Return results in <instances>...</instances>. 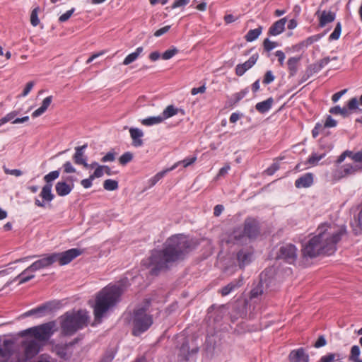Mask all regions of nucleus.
<instances>
[{
	"mask_svg": "<svg viewBox=\"0 0 362 362\" xmlns=\"http://www.w3.org/2000/svg\"><path fill=\"white\" fill-rule=\"evenodd\" d=\"M194 246V242L182 234L172 235L165 241L162 248L151 252L144 265L149 269L150 274L158 276L182 261Z\"/></svg>",
	"mask_w": 362,
	"mask_h": 362,
	"instance_id": "1",
	"label": "nucleus"
},
{
	"mask_svg": "<svg viewBox=\"0 0 362 362\" xmlns=\"http://www.w3.org/2000/svg\"><path fill=\"white\" fill-rule=\"evenodd\" d=\"M346 233L344 225L322 224L317 228V234L313 237L302 248L304 258H314L324 255H332L337 245Z\"/></svg>",
	"mask_w": 362,
	"mask_h": 362,
	"instance_id": "2",
	"label": "nucleus"
},
{
	"mask_svg": "<svg viewBox=\"0 0 362 362\" xmlns=\"http://www.w3.org/2000/svg\"><path fill=\"white\" fill-rule=\"evenodd\" d=\"M124 291L122 285H112L103 288L97 294L93 307L96 321L100 322L107 312L119 301V298Z\"/></svg>",
	"mask_w": 362,
	"mask_h": 362,
	"instance_id": "3",
	"label": "nucleus"
},
{
	"mask_svg": "<svg viewBox=\"0 0 362 362\" xmlns=\"http://www.w3.org/2000/svg\"><path fill=\"white\" fill-rule=\"evenodd\" d=\"M88 321V313L80 310L69 312L61 317V328L65 334L71 335L77 330L86 326Z\"/></svg>",
	"mask_w": 362,
	"mask_h": 362,
	"instance_id": "4",
	"label": "nucleus"
},
{
	"mask_svg": "<svg viewBox=\"0 0 362 362\" xmlns=\"http://www.w3.org/2000/svg\"><path fill=\"white\" fill-rule=\"evenodd\" d=\"M148 302L141 308H138L134 310L133 317V334L139 335L141 333L146 331L153 324L152 316L147 313Z\"/></svg>",
	"mask_w": 362,
	"mask_h": 362,
	"instance_id": "5",
	"label": "nucleus"
},
{
	"mask_svg": "<svg viewBox=\"0 0 362 362\" xmlns=\"http://www.w3.org/2000/svg\"><path fill=\"white\" fill-rule=\"evenodd\" d=\"M54 327V322H49L47 323L25 329L22 332L21 335L25 336L27 334H30V337L33 338V339H35L41 344L42 341H47L52 335Z\"/></svg>",
	"mask_w": 362,
	"mask_h": 362,
	"instance_id": "6",
	"label": "nucleus"
},
{
	"mask_svg": "<svg viewBox=\"0 0 362 362\" xmlns=\"http://www.w3.org/2000/svg\"><path fill=\"white\" fill-rule=\"evenodd\" d=\"M181 113L182 115H185V111L173 106V105L167 106L160 115L156 117H150L142 119L141 124L145 126H151L156 124H160L165 119L173 117L174 115Z\"/></svg>",
	"mask_w": 362,
	"mask_h": 362,
	"instance_id": "7",
	"label": "nucleus"
},
{
	"mask_svg": "<svg viewBox=\"0 0 362 362\" xmlns=\"http://www.w3.org/2000/svg\"><path fill=\"white\" fill-rule=\"evenodd\" d=\"M247 237L241 228L235 229L222 240L223 242L229 246L241 245L247 243Z\"/></svg>",
	"mask_w": 362,
	"mask_h": 362,
	"instance_id": "8",
	"label": "nucleus"
},
{
	"mask_svg": "<svg viewBox=\"0 0 362 362\" xmlns=\"http://www.w3.org/2000/svg\"><path fill=\"white\" fill-rule=\"evenodd\" d=\"M82 253L81 250L78 248H73L60 253H53L54 257V262H59L60 265H65L71 262L74 259L79 256Z\"/></svg>",
	"mask_w": 362,
	"mask_h": 362,
	"instance_id": "9",
	"label": "nucleus"
},
{
	"mask_svg": "<svg viewBox=\"0 0 362 362\" xmlns=\"http://www.w3.org/2000/svg\"><path fill=\"white\" fill-rule=\"evenodd\" d=\"M54 257L52 256V254L50 255H47L44 257L42 259H40L35 262H34L31 265L27 267L21 274H20L17 277H20L24 275L25 273L28 272H35L39 269L47 267L52 265L54 262Z\"/></svg>",
	"mask_w": 362,
	"mask_h": 362,
	"instance_id": "10",
	"label": "nucleus"
},
{
	"mask_svg": "<svg viewBox=\"0 0 362 362\" xmlns=\"http://www.w3.org/2000/svg\"><path fill=\"white\" fill-rule=\"evenodd\" d=\"M277 257L292 264L297 258V248L291 244L284 245L279 249Z\"/></svg>",
	"mask_w": 362,
	"mask_h": 362,
	"instance_id": "11",
	"label": "nucleus"
},
{
	"mask_svg": "<svg viewBox=\"0 0 362 362\" xmlns=\"http://www.w3.org/2000/svg\"><path fill=\"white\" fill-rule=\"evenodd\" d=\"M244 231L247 239L256 238L260 233L259 223L253 218H247L244 223Z\"/></svg>",
	"mask_w": 362,
	"mask_h": 362,
	"instance_id": "12",
	"label": "nucleus"
},
{
	"mask_svg": "<svg viewBox=\"0 0 362 362\" xmlns=\"http://www.w3.org/2000/svg\"><path fill=\"white\" fill-rule=\"evenodd\" d=\"M253 259V250L250 247L241 248L236 254V259L240 269H243Z\"/></svg>",
	"mask_w": 362,
	"mask_h": 362,
	"instance_id": "13",
	"label": "nucleus"
},
{
	"mask_svg": "<svg viewBox=\"0 0 362 362\" xmlns=\"http://www.w3.org/2000/svg\"><path fill=\"white\" fill-rule=\"evenodd\" d=\"M74 342L68 344H57L52 346V352L63 359H69L74 351Z\"/></svg>",
	"mask_w": 362,
	"mask_h": 362,
	"instance_id": "14",
	"label": "nucleus"
},
{
	"mask_svg": "<svg viewBox=\"0 0 362 362\" xmlns=\"http://www.w3.org/2000/svg\"><path fill=\"white\" fill-rule=\"evenodd\" d=\"M41 344L33 339H27L23 342L25 360L32 358L37 355L41 347Z\"/></svg>",
	"mask_w": 362,
	"mask_h": 362,
	"instance_id": "15",
	"label": "nucleus"
},
{
	"mask_svg": "<svg viewBox=\"0 0 362 362\" xmlns=\"http://www.w3.org/2000/svg\"><path fill=\"white\" fill-rule=\"evenodd\" d=\"M260 279L259 282L258 283L257 286L252 289L250 292V297L251 298H257L259 296L264 294L267 292V290L269 287V284L270 283V280L269 281L267 279V273L262 272L260 274Z\"/></svg>",
	"mask_w": 362,
	"mask_h": 362,
	"instance_id": "16",
	"label": "nucleus"
},
{
	"mask_svg": "<svg viewBox=\"0 0 362 362\" xmlns=\"http://www.w3.org/2000/svg\"><path fill=\"white\" fill-rule=\"evenodd\" d=\"M52 184L45 185L42 188V191L40 194V197L42 199V201L39 200L38 199H35V204L36 206L39 207H45V202H51L53 200L54 196L52 193Z\"/></svg>",
	"mask_w": 362,
	"mask_h": 362,
	"instance_id": "17",
	"label": "nucleus"
},
{
	"mask_svg": "<svg viewBox=\"0 0 362 362\" xmlns=\"http://www.w3.org/2000/svg\"><path fill=\"white\" fill-rule=\"evenodd\" d=\"M290 362H309V355L303 348L293 350L288 355Z\"/></svg>",
	"mask_w": 362,
	"mask_h": 362,
	"instance_id": "18",
	"label": "nucleus"
},
{
	"mask_svg": "<svg viewBox=\"0 0 362 362\" xmlns=\"http://www.w3.org/2000/svg\"><path fill=\"white\" fill-rule=\"evenodd\" d=\"M362 169V164L358 163H346L341 167V170L339 172L338 177L339 178L349 176L356 173Z\"/></svg>",
	"mask_w": 362,
	"mask_h": 362,
	"instance_id": "19",
	"label": "nucleus"
},
{
	"mask_svg": "<svg viewBox=\"0 0 362 362\" xmlns=\"http://www.w3.org/2000/svg\"><path fill=\"white\" fill-rule=\"evenodd\" d=\"M287 22V18H282L274 22L269 28L268 35L269 36H277L281 34L285 30V25Z\"/></svg>",
	"mask_w": 362,
	"mask_h": 362,
	"instance_id": "20",
	"label": "nucleus"
},
{
	"mask_svg": "<svg viewBox=\"0 0 362 362\" xmlns=\"http://www.w3.org/2000/svg\"><path fill=\"white\" fill-rule=\"evenodd\" d=\"M13 343L6 340L0 344V362H6L11 356Z\"/></svg>",
	"mask_w": 362,
	"mask_h": 362,
	"instance_id": "21",
	"label": "nucleus"
},
{
	"mask_svg": "<svg viewBox=\"0 0 362 362\" xmlns=\"http://www.w3.org/2000/svg\"><path fill=\"white\" fill-rule=\"evenodd\" d=\"M336 13L331 11L324 10L319 18V27L324 28L327 24L333 22L336 18Z\"/></svg>",
	"mask_w": 362,
	"mask_h": 362,
	"instance_id": "22",
	"label": "nucleus"
},
{
	"mask_svg": "<svg viewBox=\"0 0 362 362\" xmlns=\"http://www.w3.org/2000/svg\"><path fill=\"white\" fill-rule=\"evenodd\" d=\"M86 148L87 144L76 147V153L73 158L75 163L83 165L85 168H88L89 166L88 164L86 163V159L84 157L83 153L84 149Z\"/></svg>",
	"mask_w": 362,
	"mask_h": 362,
	"instance_id": "23",
	"label": "nucleus"
},
{
	"mask_svg": "<svg viewBox=\"0 0 362 362\" xmlns=\"http://www.w3.org/2000/svg\"><path fill=\"white\" fill-rule=\"evenodd\" d=\"M129 133L132 139V145L135 147L141 146L144 144L142 137L144 132L138 128H130Z\"/></svg>",
	"mask_w": 362,
	"mask_h": 362,
	"instance_id": "24",
	"label": "nucleus"
},
{
	"mask_svg": "<svg viewBox=\"0 0 362 362\" xmlns=\"http://www.w3.org/2000/svg\"><path fill=\"white\" fill-rule=\"evenodd\" d=\"M313 182V175L312 173H306L296 180L295 185L298 188L308 187Z\"/></svg>",
	"mask_w": 362,
	"mask_h": 362,
	"instance_id": "25",
	"label": "nucleus"
},
{
	"mask_svg": "<svg viewBox=\"0 0 362 362\" xmlns=\"http://www.w3.org/2000/svg\"><path fill=\"white\" fill-rule=\"evenodd\" d=\"M55 189L59 196L63 197L71 192L72 187L65 182H58L55 185Z\"/></svg>",
	"mask_w": 362,
	"mask_h": 362,
	"instance_id": "26",
	"label": "nucleus"
},
{
	"mask_svg": "<svg viewBox=\"0 0 362 362\" xmlns=\"http://www.w3.org/2000/svg\"><path fill=\"white\" fill-rule=\"evenodd\" d=\"M52 96H48L45 98L42 101V105L33 112L32 116L33 117H37L42 115L47 110L48 107L52 103Z\"/></svg>",
	"mask_w": 362,
	"mask_h": 362,
	"instance_id": "27",
	"label": "nucleus"
},
{
	"mask_svg": "<svg viewBox=\"0 0 362 362\" xmlns=\"http://www.w3.org/2000/svg\"><path fill=\"white\" fill-rule=\"evenodd\" d=\"M263 27L259 25L257 28L250 30L245 35V39L247 42H251L257 40L262 34Z\"/></svg>",
	"mask_w": 362,
	"mask_h": 362,
	"instance_id": "28",
	"label": "nucleus"
},
{
	"mask_svg": "<svg viewBox=\"0 0 362 362\" xmlns=\"http://www.w3.org/2000/svg\"><path fill=\"white\" fill-rule=\"evenodd\" d=\"M243 285V279L240 278L238 280L230 282L226 286L221 288V293L222 296H226L229 294L235 288L240 287Z\"/></svg>",
	"mask_w": 362,
	"mask_h": 362,
	"instance_id": "29",
	"label": "nucleus"
},
{
	"mask_svg": "<svg viewBox=\"0 0 362 362\" xmlns=\"http://www.w3.org/2000/svg\"><path fill=\"white\" fill-rule=\"evenodd\" d=\"M144 48L143 47H138L134 52L129 54L124 59L123 64L129 65L133 62H134L139 56L143 52Z\"/></svg>",
	"mask_w": 362,
	"mask_h": 362,
	"instance_id": "30",
	"label": "nucleus"
},
{
	"mask_svg": "<svg viewBox=\"0 0 362 362\" xmlns=\"http://www.w3.org/2000/svg\"><path fill=\"white\" fill-rule=\"evenodd\" d=\"M274 103L272 98H269L267 100L258 103L255 105L256 110L260 113H264L267 112L272 107Z\"/></svg>",
	"mask_w": 362,
	"mask_h": 362,
	"instance_id": "31",
	"label": "nucleus"
},
{
	"mask_svg": "<svg viewBox=\"0 0 362 362\" xmlns=\"http://www.w3.org/2000/svg\"><path fill=\"white\" fill-rule=\"evenodd\" d=\"M258 57V54H253L247 61L238 64L235 68H252L256 64Z\"/></svg>",
	"mask_w": 362,
	"mask_h": 362,
	"instance_id": "32",
	"label": "nucleus"
},
{
	"mask_svg": "<svg viewBox=\"0 0 362 362\" xmlns=\"http://www.w3.org/2000/svg\"><path fill=\"white\" fill-rule=\"evenodd\" d=\"M361 350L358 346L354 345L351 347L349 359L352 362H362L360 358Z\"/></svg>",
	"mask_w": 362,
	"mask_h": 362,
	"instance_id": "33",
	"label": "nucleus"
},
{
	"mask_svg": "<svg viewBox=\"0 0 362 362\" xmlns=\"http://www.w3.org/2000/svg\"><path fill=\"white\" fill-rule=\"evenodd\" d=\"M324 37V34H316L307 37L305 40L300 43L301 47H308L315 42L319 41L322 37Z\"/></svg>",
	"mask_w": 362,
	"mask_h": 362,
	"instance_id": "34",
	"label": "nucleus"
},
{
	"mask_svg": "<svg viewBox=\"0 0 362 362\" xmlns=\"http://www.w3.org/2000/svg\"><path fill=\"white\" fill-rule=\"evenodd\" d=\"M53 309V306L52 303H48L46 304H44L38 308H36L37 310V315L39 317L45 316L52 312Z\"/></svg>",
	"mask_w": 362,
	"mask_h": 362,
	"instance_id": "35",
	"label": "nucleus"
},
{
	"mask_svg": "<svg viewBox=\"0 0 362 362\" xmlns=\"http://www.w3.org/2000/svg\"><path fill=\"white\" fill-rule=\"evenodd\" d=\"M341 23L340 21H338L335 25L333 32L329 35L328 40L331 42L339 40L341 36Z\"/></svg>",
	"mask_w": 362,
	"mask_h": 362,
	"instance_id": "36",
	"label": "nucleus"
},
{
	"mask_svg": "<svg viewBox=\"0 0 362 362\" xmlns=\"http://www.w3.org/2000/svg\"><path fill=\"white\" fill-rule=\"evenodd\" d=\"M103 187L107 191H114L118 188V182L116 180L107 179L103 183Z\"/></svg>",
	"mask_w": 362,
	"mask_h": 362,
	"instance_id": "37",
	"label": "nucleus"
},
{
	"mask_svg": "<svg viewBox=\"0 0 362 362\" xmlns=\"http://www.w3.org/2000/svg\"><path fill=\"white\" fill-rule=\"evenodd\" d=\"M40 11V7L37 6L34 8L30 14V23L33 26L36 27L40 23V19L38 18V12Z\"/></svg>",
	"mask_w": 362,
	"mask_h": 362,
	"instance_id": "38",
	"label": "nucleus"
},
{
	"mask_svg": "<svg viewBox=\"0 0 362 362\" xmlns=\"http://www.w3.org/2000/svg\"><path fill=\"white\" fill-rule=\"evenodd\" d=\"M317 71L316 69H305L301 74L302 78L300 82L303 83L306 81L307 80L314 78L316 76Z\"/></svg>",
	"mask_w": 362,
	"mask_h": 362,
	"instance_id": "39",
	"label": "nucleus"
},
{
	"mask_svg": "<svg viewBox=\"0 0 362 362\" xmlns=\"http://www.w3.org/2000/svg\"><path fill=\"white\" fill-rule=\"evenodd\" d=\"M179 52V50L174 46H173L171 48L165 50L162 54V59L164 60H168L173 57L176 54Z\"/></svg>",
	"mask_w": 362,
	"mask_h": 362,
	"instance_id": "40",
	"label": "nucleus"
},
{
	"mask_svg": "<svg viewBox=\"0 0 362 362\" xmlns=\"http://www.w3.org/2000/svg\"><path fill=\"white\" fill-rule=\"evenodd\" d=\"M59 176V171L54 170L52 171L44 177V180L46 182V185L52 184V182Z\"/></svg>",
	"mask_w": 362,
	"mask_h": 362,
	"instance_id": "41",
	"label": "nucleus"
},
{
	"mask_svg": "<svg viewBox=\"0 0 362 362\" xmlns=\"http://www.w3.org/2000/svg\"><path fill=\"white\" fill-rule=\"evenodd\" d=\"M278 46V43L271 41L269 38L264 39L263 42L264 49L266 52H270Z\"/></svg>",
	"mask_w": 362,
	"mask_h": 362,
	"instance_id": "42",
	"label": "nucleus"
},
{
	"mask_svg": "<svg viewBox=\"0 0 362 362\" xmlns=\"http://www.w3.org/2000/svg\"><path fill=\"white\" fill-rule=\"evenodd\" d=\"M132 158L133 154L130 152H126L119 157V161L121 165H124L127 163L130 162Z\"/></svg>",
	"mask_w": 362,
	"mask_h": 362,
	"instance_id": "43",
	"label": "nucleus"
},
{
	"mask_svg": "<svg viewBox=\"0 0 362 362\" xmlns=\"http://www.w3.org/2000/svg\"><path fill=\"white\" fill-rule=\"evenodd\" d=\"M300 59H301L300 55L291 57L288 58V59L287 61L288 68H296L298 64V62H300Z\"/></svg>",
	"mask_w": 362,
	"mask_h": 362,
	"instance_id": "44",
	"label": "nucleus"
},
{
	"mask_svg": "<svg viewBox=\"0 0 362 362\" xmlns=\"http://www.w3.org/2000/svg\"><path fill=\"white\" fill-rule=\"evenodd\" d=\"M75 11V8H72L70 10L66 11L64 13L61 15L59 18V22L64 23L68 21L70 17L72 16V14Z\"/></svg>",
	"mask_w": 362,
	"mask_h": 362,
	"instance_id": "45",
	"label": "nucleus"
},
{
	"mask_svg": "<svg viewBox=\"0 0 362 362\" xmlns=\"http://www.w3.org/2000/svg\"><path fill=\"white\" fill-rule=\"evenodd\" d=\"M190 352L189 351V347L187 344H183L180 349V355L185 360H189V356Z\"/></svg>",
	"mask_w": 362,
	"mask_h": 362,
	"instance_id": "46",
	"label": "nucleus"
},
{
	"mask_svg": "<svg viewBox=\"0 0 362 362\" xmlns=\"http://www.w3.org/2000/svg\"><path fill=\"white\" fill-rule=\"evenodd\" d=\"M325 156V154L317 155V153H313L308 160V163L310 165H315Z\"/></svg>",
	"mask_w": 362,
	"mask_h": 362,
	"instance_id": "47",
	"label": "nucleus"
},
{
	"mask_svg": "<svg viewBox=\"0 0 362 362\" xmlns=\"http://www.w3.org/2000/svg\"><path fill=\"white\" fill-rule=\"evenodd\" d=\"M18 112L17 111H12L5 115L4 117L1 119V123L5 124L8 122L13 120L17 115Z\"/></svg>",
	"mask_w": 362,
	"mask_h": 362,
	"instance_id": "48",
	"label": "nucleus"
},
{
	"mask_svg": "<svg viewBox=\"0 0 362 362\" xmlns=\"http://www.w3.org/2000/svg\"><path fill=\"white\" fill-rule=\"evenodd\" d=\"M337 57H325L319 62V67L323 68L329 64L331 61L337 60Z\"/></svg>",
	"mask_w": 362,
	"mask_h": 362,
	"instance_id": "49",
	"label": "nucleus"
},
{
	"mask_svg": "<svg viewBox=\"0 0 362 362\" xmlns=\"http://www.w3.org/2000/svg\"><path fill=\"white\" fill-rule=\"evenodd\" d=\"M104 174V166L103 165H98L97 168L95 170L94 173L90 175L91 178H98L103 175Z\"/></svg>",
	"mask_w": 362,
	"mask_h": 362,
	"instance_id": "50",
	"label": "nucleus"
},
{
	"mask_svg": "<svg viewBox=\"0 0 362 362\" xmlns=\"http://www.w3.org/2000/svg\"><path fill=\"white\" fill-rule=\"evenodd\" d=\"M190 2V0H175L171 6L172 9L185 6Z\"/></svg>",
	"mask_w": 362,
	"mask_h": 362,
	"instance_id": "51",
	"label": "nucleus"
},
{
	"mask_svg": "<svg viewBox=\"0 0 362 362\" xmlns=\"http://www.w3.org/2000/svg\"><path fill=\"white\" fill-rule=\"evenodd\" d=\"M3 168H4V173L7 175L19 177V176L22 175V174H23L22 171L18 169L10 170L5 166H4Z\"/></svg>",
	"mask_w": 362,
	"mask_h": 362,
	"instance_id": "52",
	"label": "nucleus"
},
{
	"mask_svg": "<svg viewBox=\"0 0 362 362\" xmlns=\"http://www.w3.org/2000/svg\"><path fill=\"white\" fill-rule=\"evenodd\" d=\"M171 26L170 25H165L158 30H157L155 33H154V36L155 37H160L161 35H164L165 33H168L170 29Z\"/></svg>",
	"mask_w": 362,
	"mask_h": 362,
	"instance_id": "53",
	"label": "nucleus"
},
{
	"mask_svg": "<svg viewBox=\"0 0 362 362\" xmlns=\"http://www.w3.org/2000/svg\"><path fill=\"white\" fill-rule=\"evenodd\" d=\"M276 57L278 58V61L279 63V66H282L284 64V60H285V54L281 50H277L275 52Z\"/></svg>",
	"mask_w": 362,
	"mask_h": 362,
	"instance_id": "54",
	"label": "nucleus"
},
{
	"mask_svg": "<svg viewBox=\"0 0 362 362\" xmlns=\"http://www.w3.org/2000/svg\"><path fill=\"white\" fill-rule=\"evenodd\" d=\"M274 80V76L271 71H268L264 77L263 83L264 84H269Z\"/></svg>",
	"mask_w": 362,
	"mask_h": 362,
	"instance_id": "55",
	"label": "nucleus"
},
{
	"mask_svg": "<svg viewBox=\"0 0 362 362\" xmlns=\"http://www.w3.org/2000/svg\"><path fill=\"white\" fill-rule=\"evenodd\" d=\"M337 125V121L334 120L331 116H328L326 122L322 126L323 127H334Z\"/></svg>",
	"mask_w": 362,
	"mask_h": 362,
	"instance_id": "56",
	"label": "nucleus"
},
{
	"mask_svg": "<svg viewBox=\"0 0 362 362\" xmlns=\"http://www.w3.org/2000/svg\"><path fill=\"white\" fill-rule=\"evenodd\" d=\"M358 108V100L356 98H351L348 103V109L349 110H356Z\"/></svg>",
	"mask_w": 362,
	"mask_h": 362,
	"instance_id": "57",
	"label": "nucleus"
},
{
	"mask_svg": "<svg viewBox=\"0 0 362 362\" xmlns=\"http://www.w3.org/2000/svg\"><path fill=\"white\" fill-rule=\"evenodd\" d=\"M64 169L66 173H72L76 172V169L72 166L69 161H67L64 164Z\"/></svg>",
	"mask_w": 362,
	"mask_h": 362,
	"instance_id": "58",
	"label": "nucleus"
},
{
	"mask_svg": "<svg viewBox=\"0 0 362 362\" xmlns=\"http://www.w3.org/2000/svg\"><path fill=\"white\" fill-rule=\"evenodd\" d=\"M93 180V178H91V175H90L89 178L82 180L81 181V184L84 188L88 189L92 186V182Z\"/></svg>",
	"mask_w": 362,
	"mask_h": 362,
	"instance_id": "59",
	"label": "nucleus"
},
{
	"mask_svg": "<svg viewBox=\"0 0 362 362\" xmlns=\"http://www.w3.org/2000/svg\"><path fill=\"white\" fill-rule=\"evenodd\" d=\"M164 173H165V172L158 173L153 177H152L149 180V182H151V185L153 186V185H156V183L157 182H158V180H160V179H161L163 177Z\"/></svg>",
	"mask_w": 362,
	"mask_h": 362,
	"instance_id": "60",
	"label": "nucleus"
},
{
	"mask_svg": "<svg viewBox=\"0 0 362 362\" xmlns=\"http://www.w3.org/2000/svg\"><path fill=\"white\" fill-rule=\"evenodd\" d=\"M33 86H34V82L33 81L28 82L26 84V86L24 88L21 95L23 96V97L26 96L30 93V91L32 90Z\"/></svg>",
	"mask_w": 362,
	"mask_h": 362,
	"instance_id": "61",
	"label": "nucleus"
},
{
	"mask_svg": "<svg viewBox=\"0 0 362 362\" xmlns=\"http://www.w3.org/2000/svg\"><path fill=\"white\" fill-rule=\"evenodd\" d=\"M115 153L113 152H108L105 156H103L101 159L102 162H108L115 160Z\"/></svg>",
	"mask_w": 362,
	"mask_h": 362,
	"instance_id": "62",
	"label": "nucleus"
},
{
	"mask_svg": "<svg viewBox=\"0 0 362 362\" xmlns=\"http://www.w3.org/2000/svg\"><path fill=\"white\" fill-rule=\"evenodd\" d=\"M160 58H162V54H160V53L158 51L152 52L149 54V59L152 62L157 61Z\"/></svg>",
	"mask_w": 362,
	"mask_h": 362,
	"instance_id": "63",
	"label": "nucleus"
},
{
	"mask_svg": "<svg viewBox=\"0 0 362 362\" xmlns=\"http://www.w3.org/2000/svg\"><path fill=\"white\" fill-rule=\"evenodd\" d=\"M353 161L354 163L361 164V163H362V151L354 153V156H353Z\"/></svg>",
	"mask_w": 362,
	"mask_h": 362,
	"instance_id": "64",
	"label": "nucleus"
}]
</instances>
